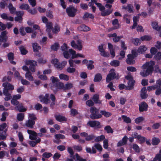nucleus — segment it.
Returning <instances> with one entry per match:
<instances>
[{"label": "nucleus", "mask_w": 161, "mask_h": 161, "mask_svg": "<svg viewBox=\"0 0 161 161\" xmlns=\"http://www.w3.org/2000/svg\"><path fill=\"white\" fill-rule=\"evenodd\" d=\"M155 64V62L152 61L147 62L142 66V68L143 70L140 72L141 75L143 77H145L151 74L153 70V66Z\"/></svg>", "instance_id": "obj_1"}, {"label": "nucleus", "mask_w": 161, "mask_h": 161, "mask_svg": "<svg viewBox=\"0 0 161 161\" xmlns=\"http://www.w3.org/2000/svg\"><path fill=\"white\" fill-rule=\"evenodd\" d=\"M91 114L90 117L92 119H97L101 118L102 115L99 113V110L94 107H92L90 108Z\"/></svg>", "instance_id": "obj_2"}, {"label": "nucleus", "mask_w": 161, "mask_h": 161, "mask_svg": "<svg viewBox=\"0 0 161 161\" xmlns=\"http://www.w3.org/2000/svg\"><path fill=\"white\" fill-rule=\"evenodd\" d=\"M119 78V75L116 74L115 72V70L113 69H111L109 73L107 75L106 78V81L107 83L109 82L111 80L115 78L118 79Z\"/></svg>", "instance_id": "obj_3"}, {"label": "nucleus", "mask_w": 161, "mask_h": 161, "mask_svg": "<svg viewBox=\"0 0 161 161\" xmlns=\"http://www.w3.org/2000/svg\"><path fill=\"white\" fill-rule=\"evenodd\" d=\"M125 78L129 80L128 82V86L126 87L127 90H131L133 89L135 81L133 79L132 77L130 75H128L125 76Z\"/></svg>", "instance_id": "obj_4"}, {"label": "nucleus", "mask_w": 161, "mask_h": 161, "mask_svg": "<svg viewBox=\"0 0 161 161\" xmlns=\"http://www.w3.org/2000/svg\"><path fill=\"white\" fill-rule=\"evenodd\" d=\"M64 84L61 82L56 83L51 86L52 89L54 92H56L58 89H62L64 91Z\"/></svg>", "instance_id": "obj_5"}, {"label": "nucleus", "mask_w": 161, "mask_h": 161, "mask_svg": "<svg viewBox=\"0 0 161 161\" xmlns=\"http://www.w3.org/2000/svg\"><path fill=\"white\" fill-rule=\"evenodd\" d=\"M26 65H30L29 70L31 72H34L35 71V66L36 65V62L34 60H26L25 62Z\"/></svg>", "instance_id": "obj_6"}, {"label": "nucleus", "mask_w": 161, "mask_h": 161, "mask_svg": "<svg viewBox=\"0 0 161 161\" xmlns=\"http://www.w3.org/2000/svg\"><path fill=\"white\" fill-rule=\"evenodd\" d=\"M100 123L97 120L90 121L87 123V125L94 128H100Z\"/></svg>", "instance_id": "obj_7"}, {"label": "nucleus", "mask_w": 161, "mask_h": 161, "mask_svg": "<svg viewBox=\"0 0 161 161\" xmlns=\"http://www.w3.org/2000/svg\"><path fill=\"white\" fill-rule=\"evenodd\" d=\"M66 11L69 16L73 17L75 15L76 10L73 7L70 6L67 8Z\"/></svg>", "instance_id": "obj_8"}, {"label": "nucleus", "mask_w": 161, "mask_h": 161, "mask_svg": "<svg viewBox=\"0 0 161 161\" xmlns=\"http://www.w3.org/2000/svg\"><path fill=\"white\" fill-rule=\"evenodd\" d=\"M71 45L74 48H77L79 50H81L82 48L81 42L80 40L77 41V44H75L74 41H72L71 42Z\"/></svg>", "instance_id": "obj_9"}, {"label": "nucleus", "mask_w": 161, "mask_h": 161, "mask_svg": "<svg viewBox=\"0 0 161 161\" xmlns=\"http://www.w3.org/2000/svg\"><path fill=\"white\" fill-rule=\"evenodd\" d=\"M2 86L4 87L3 91H7L8 92L9 90L12 91L14 89V86L7 82L3 83Z\"/></svg>", "instance_id": "obj_10"}, {"label": "nucleus", "mask_w": 161, "mask_h": 161, "mask_svg": "<svg viewBox=\"0 0 161 161\" xmlns=\"http://www.w3.org/2000/svg\"><path fill=\"white\" fill-rule=\"evenodd\" d=\"M80 136L85 138V140L87 141H90L95 138V136L93 134L89 135L86 133L83 132L81 133Z\"/></svg>", "instance_id": "obj_11"}, {"label": "nucleus", "mask_w": 161, "mask_h": 161, "mask_svg": "<svg viewBox=\"0 0 161 161\" xmlns=\"http://www.w3.org/2000/svg\"><path fill=\"white\" fill-rule=\"evenodd\" d=\"M108 36L109 37H113V41L115 42H118L119 41L120 39L123 37V36H117V34L115 33L112 34H108Z\"/></svg>", "instance_id": "obj_12"}, {"label": "nucleus", "mask_w": 161, "mask_h": 161, "mask_svg": "<svg viewBox=\"0 0 161 161\" xmlns=\"http://www.w3.org/2000/svg\"><path fill=\"white\" fill-rule=\"evenodd\" d=\"M98 50L100 52L101 55L104 57H108L109 54L108 52H106L103 48V45L102 44L98 46Z\"/></svg>", "instance_id": "obj_13"}, {"label": "nucleus", "mask_w": 161, "mask_h": 161, "mask_svg": "<svg viewBox=\"0 0 161 161\" xmlns=\"http://www.w3.org/2000/svg\"><path fill=\"white\" fill-rule=\"evenodd\" d=\"M27 133L30 135L29 138L31 140H35L36 139L37 134L33 130H28Z\"/></svg>", "instance_id": "obj_14"}, {"label": "nucleus", "mask_w": 161, "mask_h": 161, "mask_svg": "<svg viewBox=\"0 0 161 161\" xmlns=\"http://www.w3.org/2000/svg\"><path fill=\"white\" fill-rule=\"evenodd\" d=\"M35 124V121L29 119L26 121L24 125L30 129H32L33 128Z\"/></svg>", "instance_id": "obj_15"}, {"label": "nucleus", "mask_w": 161, "mask_h": 161, "mask_svg": "<svg viewBox=\"0 0 161 161\" xmlns=\"http://www.w3.org/2000/svg\"><path fill=\"white\" fill-rule=\"evenodd\" d=\"M127 58L126 60V62L129 64H133L135 61L134 59V56L131 54H129L127 56Z\"/></svg>", "instance_id": "obj_16"}, {"label": "nucleus", "mask_w": 161, "mask_h": 161, "mask_svg": "<svg viewBox=\"0 0 161 161\" xmlns=\"http://www.w3.org/2000/svg\"><path fill=\"white\" fill-rule=\"evenodd\" d=\"M48 97V95L46 94L45 97L42 95H40L39 97L41 102L44 103L46 104H47L50 102L49 100L47 98Z\"/></svg>", "instance_id": "obj_17"}, {"label": "nucleus", "mask_w": 161, "mask_h": 161, "mask_svg": "<svg viewBox=\"0 0 161 161\" xmlns=\"http://www.w3.org/2000/svg\"><path fill=\"white\" fill-rule=\"evenodd\" d=\"M139 110L140 112L146 111L147 110L148 105L145 102H142L139 105Z\"/></svg>", "instance_id": "obj_18"}, {"label": "nucleus", "mask_w": 161, "mask_h": 161, "mask_svg": "<svg viewBox=\"0 0 161 161\" xmlns=\"http://www.w3.org/2000/svg\"><path fill=\"white\" fill-rule=\"evenodd\" d=\"M7 32L5 31L2 32L1 34V42H4L7 39L8 37L7 36Z\"/></svg>", "instance_id": "obj_19"}, {"label": "nucleus", "mask_w": 161, "mask_h": 161, "mask_svg": "<svg viewBox=\"0 0 161 161\" xmlns=\"http://www.w3.org/2000/svg\"><path fill=\"white\" fill-rule=\"evenodd\" d=\"M78 30L80 31H87L90 30V28L85 25H81L78 28Z\"/></svg>", "instance_id": "obj_20"}, {"label": "nucleus", "mask_w": 161, "mask_h": 161, "mask_svg": "<svg viewBox=\"0 0 161 161\" xmlns=\"http://www.w3.org/2000/svg\"><path fill=\"white\" fill-rule=\"evenodd\" d=\"M1 17L6 20H9L10 21H13L14 20V18L11 16H8L6 14L3 13L1 14Z\"/></svg>", "instance_id": "obj_21"}, {"label": "nucleus", "mask_w": 161, "mask_h": 161, "mask_svg": "<svg viewBox=\"0 0 161 161\" xmlns=\"http://www.w3.org/2000/svg\"><path fill=\"white\" fill-rule=\"evenodd\" d=\"M127 139V137L126 136H125L122 139V140L120 141L117 143L118 147H120L123 146L126 143Z\"/></svg>", "instance_id": "obj_22"}, {"label": "nucleus", "mask_w": 161, "mask_h": 161, "mask_svg": "<svg viewBox=\"0 0 161 161\" xmlns=\"http://www.w3.org/2000/svg\"><path fill=\"white\" fill-rule=\"evenodd\" d=\"M152 26L153 29L159 31L160 36H161V26L159 27L158 24L155 22H153L152 23Z\"/></svg>", "instance_id": "obj_23"}, {"label": "nucleus", "mask_w": 161, "mask_h": 161, "mask_svg": "<svg viewBox=\"0 0 161 161\" xmlns=\"http://www.w3.org/2000/svg\"><path fill=\"white\" fill-rule=\"evenodd\" d=\"M3 94L5 96V97L4 98L5 101H8L12 98L11 94L8 93V92L7 91H3Z\"/></svg>", "instance_id": "obj_24"}, {"label": "nucleus", "mask_w": 161, "mask_h": 161, "mask_svg": "<svg viewBox=\"0 0 161 161\" xmlns=\"http://www.w3.org/2000/svg\"><path fill=\"white\" fill-rule=\"evenodd\" d=\"M25 78L30 81H33L34 80L33 76L32 75V73L30 71L26 72L25 74Z\"/></svg>", "instance_id": "obj_25"}, {"label": "nucleus", "mask_w": 161, "mask_h": 161, "mask_svg": "<svg viewBox=\"0 0 161 161\" xmlns=\"http://www.w3.org/2000/svg\"><path fill=\"white\" fill-rule=\"evenodd\" d=\"M99 95L97 94H95L93 96L92 99L95 103L99 104L101 103L102 101L99 100Z\"/></svg>", "instance_id": "obj_26"}, {"label": "nucleus", "mask_w": 161, "mask_h": 161, "mask_svg": "<svg viewBox=\"0 0 161 161\" xmlns=\"http://www.w3.org/2000/svg\"><path fill=\"white\" fill-rule=\"evenodd\" d=\"M54 117L59 122L66 120V118L64 116L56 114L54 115Z\"/></svg>", "instance_id": "obj_27"}, {"label": "nucleus", "mask_w": 161, "mask_h": 161, "mask_svg": "<svg viewBox=\"0 0 161 161\" xmlns=\"http://www.w3.org/2000/svg\"><path fill=\"white\" fill-rule=\"evenodd\" d=\"M147 49V47L145 46H141L138 49L137 52L140 53H144Z\"/></svg>", "instance_id": "obj_28"}, {"label": "nucleus", "mask_w": 161, "mask_h": 161, "mask_svg": "<svg viewBox=\"0 0 161 161\" xmlns=\"http://www.w3.org/2000/svg\"><path fill=\"white\" fill-rule=\"evenodd\" d=\"M106 2V4L105 5V7L107 8H111L112 6V4L114 2V0H104Z\"/></svg>", "instance_id": "obj_29"}, {"label": "nucleus", "mask_w": 161, "mask_h": 161, "mask_svg": "<svg viewBox=\"0 0 161 161\" xmlns=\"http://www.w3.org/2000/svg\"><path fill=\"white\" fill-rule=\"evenodd\" d=\"M8 59L10 61V62L13 64H16V63L13 60L14 59V54L12 53H9L8 55Z\"/></svg>", "instance_id": "obj_30"}, {"label": "nucleus", "mask_w": 161, "mask_h": 161, "mask_svg": "<svg viewBox=\"0 0 161 161\" xmlns=\"http://www.w3.org/2000/svg\"><path fill=\"white\" fill-rule=\"evenodd\" d=\"M112 23L114 26L113 27L114 29H116L119 27L118 20L117 19H115L112 21Z\"/></svg>", "instance_id": "obj_31"}, {"label": "nucleus", "mask_w": 161, "mask_h": 161, "mask_svg": "<svg viewBox=\"0 0 161 161\" xmlns=\"http://www.w3.org/2000/svg\"><path fill=\"white\" fill-rule=\"evenodd\" d=\"M8 8L11 14H15L16 12V8L13 7L12 4L10 3L8 6Z\"/></svg>", "instance_id": "obj_32"}, {"label": "nucleus", "mask_w": 161, "mask_h": 161, "mask_svg": "<svg viewBox=\"0 0 161 161\" xmlns=\"http://www.w3.org/2000/svg\"><path fill=\"white\" fill-rule=\"evenodd\" d=\"M64 91L68 90L72 88L73 87V84L72 83H67L64 85Z\"/></svg>", "instance_id": "obj_33"}, {"label": "nucleus", "mask_w": 161, "mask_h": 161, "mask_svg": "<svg viewBox=\"0 0 161 161\" xmlns=\"http://www.w3.org/2000/svg\"><path fill=\"white\" fill-rule=\"evenodd\" d=\"M16 108L20 112H25L26 110V109L23 107V104L22 103L19 104L17 106Z\"/></svg>", "instance_id": "obj_34"}, {"label": "nucleus", "mask_w": 161, "mask_h": 161, "mask_svg": "<svg viewBox=\"0 0 161 161\" xmlns=\"http://www.w3.org/2000/svg\"><path fill=\"white\" fill-rule=\"evenodd\" d=\"M46 31L48 33H49L53 27L52 24L51 22L47 23L46 25Z\"/></svg>", "instance_id": "obj_35"}, {"label": "nucleus", "mask_w": 161, "mask_h": 161, "mask_svg": "<svg viewBox=\"0 0 161 161\" xmlns=\"http://www.w3.org/2000/svg\"><path fill=\"white\" fill-rule=\"evenodd\" d=\"M32 47L34 52H37L39 49H40L41 47L38 44L36 43H32Z\"/></svg>", "instance_id": "obj_36"}, {"label": "nucleus", "mask_w": 161, "mask_h": 161, "mask_svg": "<svg viewBox=\"0 0 161 161\" xmlns=\"http://www.w3.org/2000/svg\"><path fill=\"white\" fill-rule=\"evenodd\" d=\"M102 79V76L101 74L98 73L95 76L94 81L95 82H97L100 81Z\"/></svg>", "instance_id": "obj_37"}, {"label": "nucleus", "mask_w": 161, "mask_h": 161, "mask_svg": "<svg viewBox=\"0 0 161 161\" xmlns=\"http://www.w3.org/2000/svg\"><path fill=\"white\" fill-rule=\"evenodd\" d=\"M160 140L158 138L153 137L152 139V144L153 145H158L160 142Z\"/></svg>", "instance_id": "obj_38"}, {"label": "nucleus", "mask_w": 161, "mask_h": 161, "mask_svg": "<svg viewBox=\"0 0 161 161\" xmlns=\"http://www.w3.org/2000/svg\"><path fill=\"white\" fill-rule=\"evenodd\" d=\"M123 9H126L129 13L133 12V7L131 4H128L126 7L123 6Z\"/></svg>", "instance_id": "obj_39"}, {"label": "nucleus", "mask_w": 161, "mask_h": 161, "mask_svg": "<svg viewBox=\"0 0 161 161\" xmlns=\"http://www.w3.org/2000/svg\"><path fill=\"white\" fill-rule=\"evenodd\" d=\"M110 64L114 67H117L119 65V61L118 60H114L111 62Z\"/></svg>", "instance_id": "obj_40"}, {"label": "nucleus", "mask_w": 161, "mask_h": 161, "mask_svg": "<svg viewBox=\"0 0 161 161\" xmlns=\"http://www.w3.org/2000/svg\"><path fill=\"white\" fill-rule=\"evenodd\" d=\"M132 42L136 46L140 44L141 42V40L139 38H134L132 40Z\"/></svg>", "instance_id": "obj_41"}, {"label": "nucleus", "mask_w": 161, "mask_h": 161, "mask_svg": "<svg viewBox=\"0 0 161 161\" xmlns=\"http://www.w3.org/2000/svg\"><path fill=\"white\" fill-rule=\"evenodd\" d=\"M59 77L61 80L68 81L69 80V77L66 75L63 74H61L59 75Z\"/></svg>", "instance_id": "obj_42"}, {"label": "nucleus", "mask_w": 161, "mask_h": 161, "mask_svg": "<svg viewBox=\"0 0 161 161\" xmlns=\"http://www.w3.org/2000/svg\"><path fill=\"white\" fill-rule=\"evenodd\" d=\"M94 17V16L92 14L86 13L83 16V19H85L87 18H89L91 19H93Z\"/></svg>", "instance_id": "obj_43"}, {"label": "nucleus", "mask_w": 161, "mask_h": 161, "mask_svg": "<svg viewBox=\"0 0 161 161\" xmlns=\"http://www.w3.org/2000/svg\"><path fill=\"white\" fill-rule=\"evenodd\" d=\"M105 137L103 135H101L100 136L95 137L94 138V140L96 142L101 141L104 139Z\"/></svg>", "instance_id": "obj_44"}, {"label": "nucleus", "mask_w": 161, "mask_h": 161, "mask_svg": "<svg viewBox=\"0 0 161 161\" xmlns=\"http://www.w3.org/2000/svg\"><path fill=\"white\" fill-rule=\"evenodd\" d=\"M153 161H161V150L159 151V153L156 155Z\"/></svg>", "instance_id": "obj_45"}, {"label": "nucleus", "mask_w": 161, "mask_h": 161, "mask_svg": "<svg viewBox=\"0 0 161 161\" xmlns=\"http://www.w3.org/2000/svg\"><path fill=\"white\" fill-rule=\"evenodd\" d=\"M73 158L74 159L76 158L78 161H86V159L81 157L77 153L75 154V155L74 156Z\"/></svg>", "instance_id": "obj_46"}, {"label": "nucleus", "mask_w": 161, "mask_h": 161, "mask_svg": "<svg viewBox=\"0 0 161 161\" xmlns=\"http://www.w3.org/2000/svg\"><path fill=\"white\" fill-rule=\"evenodd\" d=\"M122 118L123 119L124 121L126 123H130L131 122L130 119L126 116L123 115L122 116Z\"/></svg>", "instance_id": "obj_47"}, {"label": "nucleus", "mask_w": 161, "mask_h": 161, "mask_svg": "<svg viewBox=\"0 0 161 161\" xmlns=\"http://www.w3.org/2000/svg\"><path fill=\"white\" fill-rule=\"evenodd\" d=\"M100 113L101 114L103 115H104L105 117H108L110 116L112 114L111 113L106 112L105 110H102L100 112Z\"/></svg>", "instance_id": "obj_48"}, {"label": "nucleus", "mask_w": 161, "mask_h": 161, "mask_svg": "<svg viewBox=\"0 0 161 161\" xmlns=\"http://www.w3.org/2000/svg\"><path fill=\"white\" fill-rule=\"evenodd\" d=\"M69 53L71 55L72 58H76V52L72 49H69Z\"/></svg>", "instance_id": "obj_49"}, {"label": "nucleus", "mask_w": 161, "mask_h": 161, "mask_svg": "<svg viewBox=\"0 0 161 161\" xmlns=\"http://www.w3.org/2000/svg\"><path fill=\"white\" fill-rule=\"evenodd\" d=\"M24 117V113H20L17 114V118L19 121L22 120Z\"/></svg>", "instance_id": "obj_50"}, {"label": "nucleus", "mask_w": 161, "mask_h": 161, "mask_svg": "<svg viewBox=\"0 0 161 161\" xmlns=\"http://www.w3.org/2000/svg\"><path fill=\"white\" fill-rule=\"evenodd\" d=\"M104 130L107 132L108 133H112L113 132L112 129L109 125H107L104 128Z\"/></svg>", "instance_id": "obj_51"}, {"label": "nucleus", "mask_w": 161, "mask_h": 161, "mask_svg": "<svg viewBox=\"0 0 161 161\" xmlns=\"http://www.w3.org/2000/svg\"><path fill=\"white\" fill-rule=\"evenodd\" d=\"M70 115L72 116H75L78 114L77 110L74 108H71L70 110Z\"/></svg>", "instance_id": "obj_52"}, {"label": "nucleus", "mask_w": 161, "mask_h": 161, "mask_svg": "<svg viewBox=\"0 0 161 161\" xmlns=\"http://www.w3.org/2000/svg\"><path fill=\"white\" fill-rule=\"evenodd\" d=\"M151 39V37L149 36L145 35L141 37V41H148Z\"/></svg>", "instance_id": "obj_53"}, {"label": "nucleus", "mask_w": 161, "mask_h": 161, "mask_svg": "<svg viewBox=\"0 0 161 161\" xmlns=\"http://www.w3.org/2000/svg\"><path fill=\"white\" fill-rule=\"evenodd\" d=\"M60 27L58 25H56L53 30V32L54 33L57 34L60 31Z\"/></svg>", "instance_id": "obj_54"}, {"label": "nucleus", "mask_w": 161, "mask_h": 161, "mask_svg": "<svg viewBox=\"0 0 161 161\" xmlns=\"http://www.w3.org/2000/svg\"><path fill=\"white\" fill-rule=\"evenodd\" d=\"M144 120V118L142 117H140L136 119H135V122L137 124H139V123L143 121Z\"/></svg>", "instance_id": "obj_55"}, {"label": "nucleus", "mask_w": 161, "mask_h": 161, "mask_svg": "<svg viewBox=\"0 0 161 161\" xmlns=\"http://www.w3.org/2000/svg\"><path fill=\"white\" fill-rule=\"evenodd\" d=\"M19 8L21 9L27 10L29 8V6L27 4L23 3L20 6Z\"/></svg>", "instance_id": "obj_56"}, {"label": "nucleus", "mask_w": 161, "mask_h": 161, "mask_svg": "<svg viewBox=\"0 0 161 161\" xmlns=\"http://www.w3.org/2000/svg\"><path fill=\"white\" fill-rule=\"evenodd\" d=\"M132 147L136 152L139 153L140 152V148L136 144H134L132 145Z\"/></svg>", "instance_id": "obj_57"}, {"label": "nucleus", "mask_w": 161, "mask_h": 161, "mask_svg": "<svg viewBox=\"0 0 161 161\" xmlns=\"http://www.w3.org/2000/svg\"><path fill=\"white\" fill-rule=\"evenodd\" d=\"M59 46L58 44L55 43L51 46V48L54 51H57L59 48Z\"/></svg>", "instance_id": "obj_58"}, {"label": "nucleus", "mask_w": 161, "mask_h": 161, "mask_svg": "<svg viewBox=\"0 0 161 161\" xmlns=\"http://www.w3.org/2000/svg\"><path fill=\"white\" fill-rule=\"evenodd\" d=\"M8 115V114L6 112H4L2 114V118L1 119V120L2 121H4L6 119V117Z\"/></svg>", "instance_id": "obj_59"}, {"label": "nucleus", "mask_w": 161, "mask_h": 161, "mask_svg": "<svg viewBox=\"0 0 161 161\" xmlns=\"http://www.w3.org/2000/svg\"><path fill=\"white\" fill-rule=\"evenodd\" d=\"M19 50L22 54L25 55L27 53V51L24 46H21L19 47Z\"/></svg>", "instance_id": "obj_60"}, {"label": "nucleus", "mask_w": 161, "mask_h": 161, "mask_svg": "<svg viewBox=\"0 0 161 161\" xmlns=\"http://www.w3.org/2000/svg\"><path fill=\"white\" fill-rule=\"evenodd\" d=\"M55 137L57 139H64L65 138V136L64 135L60 134H56L55 135Z\"/></svg>", "instance_id": "obj_61"}, {"label": "nucleus", "mask_w": 161, "mask_h": 161, "mask_svg": "<svg viewBox=\"0 0 161 161\" xmlns=\"http://www.w3.org/2000/svg\"><path fill=\"white\" fill-rule=\"evenodd\" d=\"M14 75L15 77L19 80H20L22 78V77L20 75V73L17 71H15L14 73Z\"/></svg>", "instance_id": "obj_62"}, {"label": "nucleus", "mask_w": 161, "mask_h": 161, "mask_svg": "<svg viewBox=\"0 0 161 161\" xmlns=\"http://www.w3.org/2000/svg\"><path fill=\"white\" fill-rule=\"evenodd\" d=\"M10 153L11 155L16 154L18 155L19 152L15 148H12L10 151Z\"/></svg>", "instance_id": "obj_63"}, {"label": "nucleus", "mask_w": 161, "mask_h": 161, "mask_svg": "<svg viewBox=\"0 0 161 161\" xmlns=\"http://www.w3.org/2000/svg\"><path fill=\"white\" fill-rule=\"evenodd\" d=\"M155 86H156V88H161V80L159 79L156 80V84Z\"/></svg>", "instance_id": "obj_64"}]
</instances>
